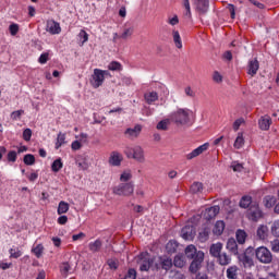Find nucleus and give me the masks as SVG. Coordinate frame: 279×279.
Wrapping results in <instances>:
<instances>
[{"label":"nucleus","mask_w":279,"mask_h":279,"mask_svg":"<svg viewBox=\"0 0 279 279\" xmlns=\"http://www.w3.org/2000/svg\"><path fill=\"white\" fill-rule=\"evenodd\" d=\"M124 154L126 158H133V160H136L137 162H145V150H143V147L141 146H126Z\"/></svg>","instance_id":"nucleus-3"},{"label":"nucleus","mask_w":279,"mask_h":279,"mask_svg":"<svg viewBox=\"0 0 279 279\" xmlns=\"http://www.w3.org/2000/svg\"><path fill=\"white\" fill-rule=\"evenodd\" d=\"M270 247L272 252H279V240H274L270 243Z\"/></svg>","instance_id":"nucleus-59"},{"label":"nucleus","mask_w":279,"mask_h":279,"mask_svg":"<svg viewBox=\"0 0 279 279\" xmlns=\"http://www.w3.org/2000/svg\"><path fill=\"white\" fill-rule=\"evenodd\" d=\"M271 123H272L271 117H269V116L260 117V119L258 121L259 130L267 132V130H269V128H271Z\"/></svg>","instance_id":"nucleus-18"},{"label":"nucleus","mask_w":279,"mask_h":279,"mask_svg":"<svg viewBox=\"0 0 279 279\" xmlns=\"http://www.w3.org/2000/svg\"><path fill=\"white\" fill-rule=\"evenodd\" d=\"M173 267V260L171 258H163L161 259V269L169 271Z\"/></svg>","instance_id":"nucleus-39"},{"label":"nucleus","mask_w":279,"mask_h":279,"mask_svg":"<svg viewBox=\"0 0 279 279\" xmlns=\"http://www.w3.org/2000/svg\"><path fill=\"white\" fill-rule=\"evenodd\" d=\"M250 254H254V248H246L245 252H241L236 257L244 267H254V259Z\"/></svg>","instance_id":"nucleus-8"},{"label":"nucleus","mask_w":279,"mask_h":279,"mask_svg":"<svg viewBox=\"0 0 279 279\" xmlns=\"http://www.w3.org/2000/svg\"><path fill=\"white\" fill-rule=\"evenodd\" d=\"M235 239H236L239 245H244V243L247 239V233L244 230L239 229L235 232Z\"/></svg>","instance_id":"nucleus-27"},{"label":"nucleus","mask_w":279,"mask_h":279,"mask_svg":"<svg viewBox=\"0 0 279 279\" xmlns=\"http://www.w3.org/2000/svg\"><path fill=\"white\" fill-rule=\"evenodd\" d=\"M62 276L66 278L69 276V271H71V265L69 263H63L60 267Z\"/></svg>","instance_id":"nucleus-45"},{"label":"nucleus","mask_w":279,"mask_h":279,"mask_svg":"<svg viewBox=\"0 0 279 279\" xmlns=\"http://www.w3.org/2000/svg\"><path fill=\"white\" fill-rule=\"evenodd\" d=\"M181 236L185 241H193L195 239V227L191 225H186L182 230H181Z\"/></svg>","instance_id":"nucleus-12"},{"label":"nucleus","mask_w":279,"mask_h":279,"mask_svg":"<svg viewBox=\"0 0 279 279\" xmlns=\"http://www.w3.org/2000/svg\"><path fill=\"white\" fill-rule=\"evenodd\" d=\"M10 254H11V258H20L21 256V252L17 250H14V248H11L10 250Z\"/></svg>","instance_id":"nucleus-62"},{"label":"nucleus","mask_w":279,"mask_h":279,"mask_svg":"<svg viewBox=\"0 0 279 279\" xmlns=\"http://www.w3.org/2000/svg\"><path fill=\"white\" fill-rule=\"evenodd\" d=\"M223 250V243L217 242L210 245L209 247V254L213 256V258H217Z\"/></svg>","instance_id":"nucleus-15"},{"label":"nucleus","mask_w":279,"mask_h":279,"mask_svg":"<svg viewBox=\"0 0 279 279\" xmlns=\"http://www.w3.org/2000/svg\"><path fill=\"white\" fill-rule=\"evenodd\" d=\"M213 80L214 82H216V84H221V82H223V76L221 75V73L215 71L213 74Z\"/></svg>","instance_id":"nucleus-48"},{"label":"nucleus","mask_w":279,"mask_h":279,"mask_svg":"<svg viewBox=\"0 0 279 279\" xmlns=\"http://www.w3.org/2000/svg\"><path fill=\"white\" fill-rule=\"evenodd\" d=\"M24 141H32V129H26L23 132Z\"/></svg>","instance_id":"nucleus-53"},{"label":"nucleus","mask_w":279,"mask_h":279,"mask_svg":"<svg viewBox=\"0 0 279 279\" xmlns=\"http://www.w3.org/2000/svg\"><path fill=\"white\" fill-rule=\"evenodd\" d=\"M109 71H121V63L117 62V61H112L109 65H108Z\"/></svg>","instance_id":"nucleus-47"},{"label":"nucleus","mask_w":279,"mask_h":279,"mask_svg":"<svg viewBox=\"0 0 279 279\" xmlns=\"http://www.w3.org/2000/svg\"><path fill=\"white\" fill-rule=\"evenodd\" d=\"M194 279H208V275H206L204 272H198V274H196Z\"/></svg>","instance_id":"nucleus-64"},{"label":"nucleus","mask_w":279,"mask_h":279,"mask_svg":"<svg viewBox=\"0 0 279 279\" xmlns=\"http://www.w3.org/2000/svg\"><path fill=\"white\" fill-rule=\"evenodd\" d=\"M124 279H136V270L135 269H129Z\"/></svg>","instance_id":"nucleus-58"},{"label":"nucleus","mask_w":279,"mask_h":279,"mask_svg":"<svg viewBox=\"0 0 279 279\" xmlns=\"http://www.w3.org/2000/svg\"><path fill=\"white\" fill-rule=\"evenodd\" d=\"M226 247L230 254H233V256H239L241 254V252H243V248H241L239 246V244L236 243V240H234V238H230L227 241Z\"/></svg>","instance_id":"nucleus-11"},{"label":"nucleus","mask_w":279,"mask_h":279,"mask_svg":"<svg viewBox=\"0 0 279 279\" xmlns=\"http://www.w3.org/2000/svg\"><path fill=\"white\" fill-rule=\"evenodd\" d=\"M184 93L186 97H195V92L193 90V88H191V86L185 87Z\"/></svg>","instance_id":"nucleus-60"},{"label":"nucleus","mask_w":279,"mask_h":279,"mask_svg":"<svg viewBox=\"0 0 279 279\" xmlns=\"http://www.w3.org/2000/svg\"><path fill=\"white\" fill-rule=\"evenodd\" d=\"M23 112H25V111H23V110L13 111V112L11 113V118H12L14 121H16V119H21V114H23Z\"/></svg>","instance_id":"nucleus-61"},{"label":"nucleus","mask_w":279,"mask_h":279,"mask_svg":"<svg viewBox=\"0 0 279 279\" xmlns=\"http://www.w3.org/2000/svg\"><path fill=\"white\" fill-rule=\"evenodd\" d=\"M144 99L146 104H154L155 101H158V93L156 92H149L144 95Z\"/></svg>","instance_id":"nucleus-28"},{"label":"nucleus","mask_w":279,"mask_h":279,"mask_svg":"<svg viewBox=\"0 0 279 279\" xmlns=\"http://www.w3.org/2000/svg\"><path fill=\"white\" fill-rule=\"evenodd\" d=\"M196 12L206 14L208 12L209 2L208 0H195Z\"/></svg>","instance_id":"nucleus-19"},{"label":"nucleus","mask_w":279,"mask_h":279,"mask_svg":"<svg viewBox=\"0 0 279 279\" xmlns=\"http://www.w3.org/2000/svg\"><path fill=\"white\" fill-rule=\"evenodd\" d=\"M9 162H16V151L11 150L8 153Z\"/></svg>","instance_id":"nucleus-54"},{"label":"nucleus","mask_w":279,"mask_h":279,"mask_svg":"<svg viewBox=\"0 0 279 279\" xmlns=\"http://www.w3.org/2000/svg\"><path fill=\"white\" fill-rule=\"evenodd\" d=\"M256 236L260 241H265V239H267V236H269V228H267V226H265V225H260L257 228Z\"/></svg>","instance_id":"nucleus-21"},{"label":"nucleus","mask_w":279,"mask_h":279,"mask_svg":"<svg viewBox=\"0 0 279 279\" xmlns=\"http://www.w3.org/2000/svg\"><path fill=\"white\" fill-rule=\"evenodd\" d=\"M219 210H220L219 206L209 207L205 210L204 218L207 221H210V219H215L219 215Z\"/></svg>","instance_id":"nucleus-16"},{"label":"nucleus","mask_w":279,"mask_h":279,"mask_svg":"<svg viewBox=\"0 0 279 279\" xmlns=\"http://www.w3.org/2000/svg\"><path fill=\"white\" fill-rule=\"evenodd\" d=\"M174 267H178L179 269H182L184 265H186V260L184 259L183 255H177L173 259Z\"/></svg>","instance_id":"nucleus-34"},{"label":"nucleus","mask_w":279,"mask_h":279,"mask_svg":"<svg viewBox=\"0 0 279 279\" xmlns=\"http://www.w3.org/2000/svg\"><path fill=\"white\" fill-rule=\"evenodd\" d=\"M223 230H226V222L218 220L213 229L214 234H216V236H221Z\"/></svg>","instance_id":"nucleus-23"},{"label":"nucleus","mask_w":279,"mask_h":279,"mask_svg":"<svg viewBox=\"0 0 279 279\" xmlns=\"http://www.w3.org/2000/svg\"><path fill=\"white\" fill-rule=\"evenodd\" d=\"M46 31L49 32V34L56 35L60 34L62 32V28L60 27V23L53 20H48Z\"/></svg>","instance_id":"nucleus-14"},{"label":"nucleus","mask_w":279,"mask_h":279,"mask_svg":"<svg viewBox=\"0 0 279 279\" xmlns=\"http://www.w3.org/2000/svg\"><path fill=\"white\" fill-rule=\"evenodd\" d=\"M9 31L11 36H16V34H19V24H11Z\"/></svg>","instance_id":"nucleus-52"},{"label":"nucleus","mask_w":279,"mask_h":279,"mask_svg":"<svg viewBox=\"0 0 279 279\" xmlns=\"http://www.w3.org/2000/svg\"><path fill=\"white\" fill-rule=\"evenodd\" d=\"M166 250L169 252V254L175 253L178 250V243L175 241H169L166 245Z\"/></svg>","instance_id":"nucleus-41"},{"label":"nucleus","mask_w":279,"mask_h":279,"mask_svg":"<svg viewBox=\"0 0 279 279\" xmlns=\"http://www.w3.org/2000/svg\"><path fill=\"white\" fill-rule=\"evenodd\" d=\"M210 236V228L205 227L202 229V231L198 233V239L202 241V243H206V240Z\"/></svg>","instance_id":"nucleus-31"},{"label":"nucleus","mask_w":279,"mask_h":279,"mask_svg":"<svg viewBox=\"0 0 279 279\" xmlns=\"http://www.w3.org/2000/svg\"><path fill=\"white\" fill-rule=\"evenodd\" d=\"M101 245H104L101 240H96V241L89 243L88 247L95 254V253L99 252V250H101Z\"/></svg>","instance_id":"nucleus-35"},{"label":"nucleus","mask_w":279,"mask_h":279,"mask_svg":"<svg viewBox=\"0 0 279 279\" xmlns=\"http://www.w3.org/2000/svg\"><path fill=\"white\" fill-rule=\"evenodd\" d=\"M263 202H264V206L266 208H274V206H276V197L275 196H271V195L265 196Z\"/></svg>","instance_id":"nucleus-33"},{"label":"nucleus","mask_w":279,"mask_h":279,"mask_svg":"<svg viewBox=\"0 0 279 279\" xmlns=\"http://www.w3.org/2000/svg\"><path fill=\"white\" fill-rule=\"evenodd\" d=\"M169 125H171V118H166L161 121H159L156 125L157 130H160L162 132H167L169 130Z\"/></svg>","instance_id":"nucleus-26"},{"label":"nucleus","mask_w":279,"mask_h":279,"mask_svg":"<svg viewBox=\"0 0 279 279\" xmlns=\"http://www.w3.org/2000/svg\"><path fill=\"white\" fill-rule=\"evenodd\" d=\"M107 75H110V72L95 69L90 80V85L93 86V88H99V86L104 84Z\"/></svg>","instance_id":"nucleus-5"},{"label":"nucleus","mask_w":279,"mask_h":279,"mask_svg":"<svg viewBox=\"0 0 279 279\" xmlns=\"http://www.w3.org/2000/svg\"><path fill=\"white\" fill-rule=\"evenodd\" d=\"M132 34H134L133 27L124 28V32L122 33L120 38H122L123 40H128V38H130V36H132Z\"/></svg>","instance_id":"nucleus-44"},{"label":"nucleus","mask_w":279,"mask_h":279,"mask_svg":"<svg viewBox=\"0 0 279 279\" xmlns=\"http://www.w3.org/2000/svg\"><path fill=\"white\" fill-rule=\"evenodd\" d=\"M199 251H197V247H195V245L191 244V245H187L186 248H185V255L187 256V258L190 259H195V256H197V253Z\"/></svg>","instance_id":"nucleus-25"},{"label":"nucleus","mask_w":279,"mask_h":279,"mask_svg":"<svg viewBox=\"0 0 279 279\" xmlns=\"http://www.w3.org/2000/svg\"><path fill=\"white\" fill-rule=\"evenodd\" d=\"M271 232L274 236H279V220L275 221L271 227Z\"/></svg>","instance_id":"nucleus-51"},{"label":"nucleus","mask_w":279,"mask_h":279,"mask_svg":"<svg viewBox=\"0 0 279 279\" xmlns=\"http://www.w3.org/2000/svg\"><path fill=\"white\" fill-rule=\"evenodd\" d=\"M80 169H82L83 171H86L88 169V162H86V160H83V161H78L77 162Z\"/></svg>","instance_id":"nucleus-63"},{"label":"nucleus","mask_w":279,"mask_h":279,"mask_svg":"<svg viewBox=\"0 0 279 279\" xmlns=\"http://www.w3.org/2000/svg\"><path fill=\"white\" fill-rule=\"evenodd\" d=\"M78 36L80 38H83L82 45H84V43H88V33H86V31L82 29Z\"/></svg>","instance_id":"nucleus-55"},{"label":"nucleus","mask_w":279,"mask_h":279,"mask_svg":"<svg viewBox=\"0 0 279 279\" xmlns=\"http://www.w3.org/2000/svg\"><path fill=\"white\" fill-rule=\"evenodd\" d=\"M130 180H132V173L130 172H123L120 175V182H130Z\"/></svg>","instance_id":"nucleus-49"},{"label":"nucleus","mask_w":279,"mask_h":279,"mask_svg":"<svg viewBox=\"0 0 279 279\" xmlns=\"http://www.w3.org/2000/svg\"><path fill=\"white\" fill-rule=\"evenodd\" d=\"M36 163V157L32 154H27L24 156V165L32 166Z\"/></svg>","instance_id":"nucleus-43"},{"label":"nucleus","mask_w":279,"mask_h":279,"mask_svg":"<svg viewBox=\"0 0 279 279\" xmlns=\"http://www.w3.org/2000/svg\"><path fill=\"white\" fill-rule=\"evenodd\" d=\"M210 144L205 143L198 146L196 149L192 150L190 154L186 155V160H193V158H197V156H202L203 151H206Z\"/></svg>","instance_id":"nucleus-13"},{"label":"nucleus","mask_w":279,"mask_h":279,"mask_svg":"<svg viewBox=\"0 0 279 279\" xmlns=\"http://www.w3.org/2000/svg\"><path fill=\"white\" fill-rule=\"evenodd\" d=\"M65 141H66V135L60 132L57 137L56 149H60L61 146L64 145V143H66Z\"/></svg>","instance_id":"nucleus-37"},{"label":"nucleus","mask_w":279,"mask_h":279,"mask_svg":"<svg viewBox=\"0 0 279 279\" xmlns=\"http://www.w3.org/2000/svg\"><path fill=\"white\" fill-rule=\"evenodd\" d=\"M121 160H123L121 154L117 151L111 153L109 163L112 165V167H119L121 165Z\"/></svg>","instance_id":"nucleus-22"},{"label":"nucleus","mask_w":279,"mask_h":279,"mask_svg":"<svg viewBox=\"0 0 279 279\" xmlns=\"http://www.w3.org/2000/svg\"><path fill=\"white\" fill-rule=\"evenodd\" d=\"M137 264L141 271H149V268L154 265V259L149 256V253H142L137 257Z\"/></svg>","instance_id":"nucleus-7"},{"label":"nucleus","mask_w":279,"mask_h":279,"mask_svg":"<svg viewBox=\"0 0 279 279\" xmlns=\"http://www.w3.org/2000/svg\"><path fill=\"white\" fill-rule=\"evenodd\" d=\"M259 68H260V64L258 63V59H253L248 61V65H247L248 75H251V77H254V75L258 73Z\"/></svg>","instance_id":"nucleus-17"},{"label":"nucleus","mask_w":279,"mask_h":279,"mask_svg":"<svg viewBox=\"0 0 279 279\" xmlns=\"http://www.w3.org/2000/svg\"><path fill=\"white\" fill-rule=\"evenodd\" d=\"M141 132H143V126L141 124L135 125L134 128H129L124 131V136L130 141H134L141 136Z\"/></svg>","instance_id":"nucleus-10"},{"label":"nucleus","mask_w":279,"mask_h":279,"mask_svg":"<svg viewBox=\"0 0 279 279\" xmlns=\"http://www.w3.org/2000/svg\"><path fill=\"white\" fill-rule=\"evenodd\" d=\"M190 191L193 195H197V193H202L204 191V184L202 182H194Z\"/></svg>","instance_id":"nucleus-29"},{"label":"nucleus","mask_w":279,"mask_h":279,"mask_svg":"<svg viewBox=\"0 0 279 279\" xmlns=\"http://www.w3.org/2000/svg\"><path fill=\"white\" fill-rule=\"evenodd\" d=\"M245 145V140L243 138V133H238V136L234 141L233 147H235V149H241V147Z\"/></svg>","instance_id":"nucleus-36"},{"label":"nucleus","mask_w":279,"mask_h":279,"mask_svg":"<svg viewBox=\"0 0 279 279\" xmlns=\"http://www.w3.org/2000/svg\"><path fill=\"white\" fill-rule=\"evenodd\" d=\"M112 193L113 195H119L120 197H130L131 195H134V183H120L112 187Z\"/></svg>","instance_id":"nucleus-2"},{"label":"nucleus","mask_w":279,"mask_h":279,"mask_svg":"<svg viewBox=\"0 0 279 279\" xmlns=\"http://www.w3.org/2000/svg\"><path fill=\"white\" fill-rule=\"evenodd\" d=\"M216 260L221 267H228L232 263V257L228 253H221Z\"/></svg>","instance_id":"nucleus-20"},{"label":"nucleus","mask_w":279,"mask_h":279,"mask_svg":"<svg viewBox=\"0 0 279 279\" xmlns=\"http://www.w3.org/2000/svg\"><path fill=\"white\" fill-rule=\"evenodd\" d=\"M69 213V203L61 201L58 206V215H64Z\"/></svg>","instance_id":"nucleus-38"},{"label":"nucleus","mask_w":279,"mask_h":279,"mask_svg":"<svg viewBox=\"0 0 279 279\" xmlns=\"http://www.w3.org/2000/svg\"><path fill=\"white\" fill-rule=\"evenodd\" d=\"M191 114L193 111L189 108H179L170 114V121L175 125H189L191 123Z\"/></svg>","instance_id":"nucleus-1"},{"label":"nucleus","mask_w":279,"mask_h":279,"mask_svg":"<svg viewBox=\"0 0 279 279\" xmlns=\"http://www.w3.org/2000/svg\"><path fill=\"white\" fill-rule=\"evenodd\" d=\"M63 167V163H62V159L61 158H58L57 160H54L51 165V170L54 172V173H58V171H60V169H62Z\"/></svg>","instance_id":"nucleus-40"},{"label":"nucleus","mask_w":279,"mask_h":279,"mask_svg":"<svg viewBox=\"0 0 279 279\" xmlns=\"http://www.w3.org/2000/svg\"><path fill=\"white\" fill-rule=\"evenodd\" d=\"M243 123H245V119L243 118L236 119L232 125L234 132H239V129L241 128V125H243Z\"/></svg>","instance_id":"nucleus-46"},{"label":"nucleus","mask_w":279,"mask_h":279,"mask_svg":"<svg viewBox=\"0 0 279 279\" xmlns=\"http://www.w3.org/2000/svg\"><path fill=\"white\" fill-rule=\"evenodd\" d=\"M246 217L248 218L250 221H255V222L258 221L259 219H263L264 214L258 203H253L248 207V209L246 210Z\"/></svg>","instance_id":"nucleus-6"},{"label":"nucleus","mask_w":279,"mask_h":279,"mask_svg":"<svg viewBox=\"0 0 279 279\" xmlns=\"http://www.w3.org/2000/svg\"><path fill=\"white\" fill-rule=\"evenodd\" d=\"M227 278L228 279H239V266L233 265L227 268Z\"/></svg>","instance_id":"nucleus-24"},{"label":"nucleus","mask_w":279,"mask_h":279,"mask_svg":"<svg viewBox=\"0 0 279 279\" xmlns=\"http://www.w3.org/2000/svg\"><path fill=\"white\" fill-rule=\"evenodd\" d=\"M183 5L186 10L185 16H187V19H191V3L189 2V0H183Z\"/></svg>","instance_id":"nucleus-50"},{"label":"nucleus","mask_w":279,"mask_h":279,"mask_svg":"<svg viewBox=\"0 0 279 279\" xmlns=\"http://www.w3.org/2000/svg\"><path fill=\"white\" fill-rule=\"evenodd\" d=\"M172 38L177 49H182V37H180V32L172 31Z\"/></svg>","instance_id":"nucleus-30"},{"label":"nucleus","mask_w":279,"mask_h":279,"mask_svg":"<svg viewBox=\"0 0 279 279\" xmlns=\"http://www.w3.org/2000/svg\"><path fill=\"white\" fill-rule=\"evenodd\" d=\"M231 168L233 169V171H235L238 173H241V171H243V165H241V163L233 162L231 165Z\"/></svg>","instance_id":"nucleus-57"},{"label":"nucleus","mask_w":279,"mask_h":279,"mask_svg":"<svg viewBox=\"0 0 279 279\" xmlns=\"http://www.w3.org/2000/svg\"><path fill=\"white\" fill-rule=\"evenodd\" d=\"M202 263H204V253L198 251L195 258L190 264L189 271L191 274H197L198 269H202Z\"/></svg>","instance_id":"nucleus-9"},{"label":"nucleus","mask_w":279,"mask_h":279,"mask_svg":"<svg viewBox=\"0 0 279 279\" xmlns=\"http://www.w3.org/2000/svg\"><path fill=\"white\" fill-rule=\"evenodd\" d=\"M49 60V53L45 52L39 57L38 62L40 64H47V61Z\"/></svg>","instance_id":"nucleus-56"},{"label":"nucleus","mask_w":279,"mask_h":279,"mask_svg":"<svg viewBox=\"0 0 279 279\" xmlns=\"http://www.w3.org/2000/svg\"><path fill=\"white\" fill-rule=\"evenodd\" d=\"M255 256L259 263L264 265H269L274 260V255H271V251H269L265 246H259L255 250Z\"/></svg>","instance_id":"nucleus-4"},{"label":"nucleus","mask_w":279,"mask_h":279,"mask_svg":"<svg viewBox=\"0 0 279 279\" xmlns=\"http://www.w3.org/2000/svg\"><path fill=\"white\" fill-rule=\"evenodd\" d=\"M252 204V196L245 195L240 199V208H250Z\"/></svg>","instance_id":"nucleus-32"},{"label":"nucleus","mask_w":279,"mask_h":279,"mask_svg":"<svg viewBox=\"0 0 279 279\" xmlns=\"http://www.w3.org/2000/svg\"><path fill=\"white\" fill-rule=\"evenodd\" d=\"M33 254H35L36 258H40L43 256V252H45V246L43 244H38L36 247L32 248Z\"/></svg>","instance_id":"nucleus-42"}]
</instances>
